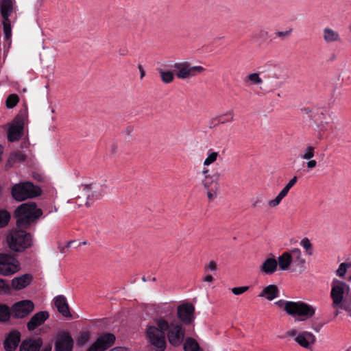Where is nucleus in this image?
Listing matches in <instances>:
<instances>
[{"label":"nucleus","mask_w":351,"mask_h":351,"mask_svg":"<svg viewBox=\"0 0 351 351\" xmlns=\"http://www.w3.org/2000/svg\"><path fill=\"white\" fill-rule=\"evenodd\" d=\"M208 268L210 270H211V271H215V270H216V269H217V264H216V263H215V261H211L209 263L208 265Z\"/></svg>","instance_id":"49"},{"label":"nucleus","mask_w":351,"mask_h":351,"mask_svg":"<svg viewBox=\"0 0 351 351\" xmlns=\"http://www.w3.org/2000/svg\"><path fill=\"white\" fill-rule=\"evenodd\" d=\"M42 215L43 210L33 202L21 204L14 213L17 227L23 229L29 228Z\"/></svg>","instance_id":"3"},{"label":"nucleus","mask_w":351,"mask_h":351,"mask_svg":"<svg viewBox=\"0 0 351 351\" xmlns=\"http://www.w3.org/2000/svg\"><path fill=\"white\" fill-rule=\"evenodd\" d=\"M208 190V192H207V196L208 197V199L210 200H212L214 199V197L216 196L217 195V191H213L212 190V189H207Z\"/></svg>","instance_id":"45"},{"label":"nucleus","mask_w":351,"mask_h":351,"mask_svg":"<svg viewBox=\"0 0 351 351\" xmlns=\"http://www.w3.org/2000/svg\"><path fill=\"white\" fill-rule=\"evenodd\" d=\"M219 176V173H215L211 176H206L205 178L202 180V184L205 189H212L213 191H217L219 189L218 181Z\"/></svg>","instance_id":"22"},{"label":"nucleus","mask_w":351,"mask_h":351,"mask_svg":"<svg viewBox=\"0 0 351 351\" xmlns=\"http://www.w3.org/2000/svg\"><path fill=\"white\" fill-rule=\"evenodd\" d=\"M73 343V339L68 332H59L55 342V351H72Z\"/></svg>","instance_id":"12"},{"label":"nucleus","mask_w":351,"mask_h":351,"mask_svg":"<svg viewBox=\"0 0 351 351\" xmlns=\"http://www.w3.org/2000/svg\"><path fill=\"white\" fill-rule=\"evenodd\" d=\"M32 280V276L29 274L15 277L12 280V287L15 290H21L27 287Z\"/></svg>","instance_id":"19"},{"label":"nucleus","mask_w":351,"mask_h":351,"mask_svg":"<svg viewBox=\"0 0 351 351\" xmlns=\"http://www.w3.org/2000/svg\"><path fill=\"white\" fill-rule=\"evenodd\" d=\"M295 341L302 347L308 348L311 344L315 341V337L310 332L304 331L299 333L295 337Z\"/></svg>","instance_id":"17"},{"label":"nucleus","mask_w":351,"mask_h":351,"mask_svg":"<svg viewBox=\"0 0 351 351\" xmlns=\"http://www.w3.org/2000/svg\"><path fill=\"white\" fill-rule=\"evenodd\" d=\"M52 346L51 344L46 345L42 350V351H51Z\"/></svg>","instance_id":"56"},{"label":"nucleus","mask_w":351,"mask_h":351,"mask_svg":"<svg viewBox=\"0 0 351 351\" xmlns=\"http://www.w3.org/2000/svg\"><path fill=\"white\" fill-rule=\"evenodd\" d=\"M109 351H130V350H129L128 348H126L125 347H116V348H114L110 350Z\"/></svg>","instance_id":"53"},{"label":"nucleus","mask_w":351,"mask_h":351,"mask_svg":"<svg viewBox=\"0 0 351 351\" xmlns=\"http://www.w3.org/2000/svg\"><path fill=\"white\" fill-rule=\"evenodd\" d=\"M203 280L204 282H212L213 280V277L211 275H207Z\"/></svg>","instance_id":"55"},{"label":"nucleus","mask_w":351,"mask_h":351,"mask_svg":"<svg viewBox=\"0 0 351 351\" xmlns=\"http://www.w3.org/2000/svg\"><path fill=\"white\" fill-rule=\"evenodd\" d=\"M10 317V309L5 304H0V322H4Z\"/></svg>","instance_id":"32"},{"label":"nucleus","mask_w":351,"mask_h":351,"mask_svg":"<svg viewBox=\"0 0 351 351\" xmlns=\"http://www.w3.org/2000/svg\"><path fill=\"white\" fill-rule=\"evenodd\" d=\"M138 69L141 73V79H143L145 75V72L144 71V69L141 64L138 65Z\"/></svg>","instance_id":"52"},{"label":"nucleus","mask_w":351,"mask_h":351,"mask_svg":"<svg viewBox=\"0 0 351 351\" xmlns=\"http://www.w3.org/2000/svg\"><path fill=\"white\" fill-rule=\"evenodd\" d=\"M133 130L132 127L130 126L127 128V134H129L130 132H132Z\"/></svg>","instance_id":"59"},{"label":"nucleus","mask_w":351,"mask_h":351,"mask_svg":"<svg viewBox=\"0 0 351 351\" xmlns=\"http://www.w3.org/2000/svg\"><path fill=\"white\" fill-rule=\"evenodd\" d=\"M248 82H250L252 84H261L263 80L260 77L258 73H253L245 77L244 82L247 84Z\"/></svg>","instance_id":"33"},{"label":"nucleus","mask_w":351,"mask_h":351,"mask_svg":"<svg viewBox=\"0 0 351 351\" xmlns=\"http://www.w3.org/2000/svg\"><path fill=\"white\" fill-rule=\"evenodd\" d=\"M315 155V147L313 146H308L302 155H301V158L304 160H310L313 158Z\"/></svg>","instance_id":"39"},{"label":"nucleus","mask_w":351,"mask_h":351,"mask_svg":"<svg viewBox=\"0 0 351 351\" xmlns=\"http://www.w3.org/2000/svg\"><path fill=\"white\" fill-rule=\"evenodd\" d=\"M25 114H19L14 119L12 124L8 130V140L15 142L23 136L25 124Z\"/></svg>","instance_id":"9"},{"label":"nucleus","mask_w":351,"mask_h":351,"mask_svg":"<svg viewBox=\"0 0 351 351\" xmlns=\"http://www.w3.org/2000/svg\"><path fill=\"white\" fill-rule=\"evenodd\" d=\"M89 339V334L86 332H82L77 339L79 345L85 344Z\"/></svg>","instance_id":"42"},{"label":"nucleus","mask_w":351,"mask_h":351,"mask_svg":"<svg viewBox=\"0 0 351 351\" xmlns=\"http://www.w3.org/2000/svg\"><path fill=\"white\" fill-rule=\"evenodd\" d=\"M296 335H297V330L295 329L288 330L286 332V336H288V337H295V336L296 337Z\"/></svg>","instance_id":"50"},{"label":"nucleus","mask_w":351,"mask_h":351,"mask_svg":"<svg viewBox=\"0 0 351 351\" xmlns=\"http://www.w3.org/2000/svg\"><path fill=\"white\" fill-rule=\"evenodd\" d=\"M302 111L307 114L311 119H313L312 114H311V110L309 108H304L302 109Z\"/></svg>","instance_id":"51"},{"label":"nucleus","mask_w":351,"mask_h":351,"mask_svg":"<svg viewBox=\"0 0 351 351\" xmlns=\"http://www.w3.org/2000/svg\"><path fill=\"white\" fill-rule=\"evenodd\" d=\"M277 262L280 269H288L291 263H292L291 250L288 252H284L280 256H278Z\"/></svg>","instance_id":"24"},{"label":"nucleus","mask_w":351,"mask_h":351,"mask_svg":"<svg viewBox=\"0 0 351 351\" xmlns=\"http://www.w3.org/2000/svg\"><path fill=\"white\" fill-rule=\"evenodd\" d=\"M279 296V289L275 285H269L263 288L258 297L271 301Z\"/></svg>","instance_id":"21"},{"label":"nucleus","mask_w":351,"mask_h":351,"mask_svg":"<svg viewBox=\"0 0 351 351\" xmlns=\"http://www.w3.org/2000/svg\"><path fill=\"white\" fill-rule=\"evenodd\" d=\"M161 80L166 84L171 83L174 80V74L170 71H164L162 69H158Z\"/></svg>","instance_id":"30"},{"label":"nucleus","mask_w":351,"mask_h":351,"mask_svg":"<svg viewBox=\"0 0 351 351\" xmlns=\"http://www.w3.org/2000/svg\"><path fill=\"white\" fill-rule=\"evenodd\" d=\"M19 101V96L16 94L10 95L5 101L8 108H12L16 106Z\"/></svg>","instance_id":"35"},{"label":"nucleus","mask_w":351,"mask_h":351,"mask_svg":"<svg viewBox=\"0 0 351 351\" xmlns=\"http://www.w3.org/2000/svg\"><path fill=\"white\" fill-rule=\"evenodd\" d=\"M317 165V162L315 160H311L306 163V166L308 169H312Z\"/></svg>","instance_id":"48"},{"label":"nucleus","mask_w":351,"mask_h":351,"mask_svg":"<svg viewBox=\"0 0 351 351\" xmlns=\"http://www.w3.org/2000/svg\"><path fill=\"white\" fill-rule=\"evenodd\" d=\"M21 332L18 330L10 332L3 341L4 349L6 351H14L21 341Z\"/></svg>","instance_id":"15"},{"label":"nucleus","mask_w":351,"mask_h":351,"mask_svg":"<svg viewBox=\"0 0 351 351\" xmlns=\"http://www.w3.org/2000/svg\"><path fill=\"white\" fill-rule=\"evenodd\" d=\"M208 172V169H204L202 171V173H203L204 175H205V176H208V175H207Z\"/></svg>","instance_id":"61"},{"label":"nucleus","mask_w":351,"mask_h":351,"mask_svg":"<svg viewBox=\"0 0 351 351\" xmlns=\"http://www.w3.org/2000/svg\"><path fill=\"white\" fill-rule=\"evenodd\" d=\"M346 263L348 265V269L351 268V261L350 262H347Z\"/></svg>","instance_id":"64"},{"label":"nucleus","mask_w":351,"mask_h":351,"mask_svg":"<svg viewBox=\"0 0 351 351\" xmlns=\"http://www.w3.org/2000/svg\"><path fill=\"white\" fill-rule=\"evenodd\" d=\"M54 304L58 312L65 317H71V314L66 301V298L64 295H58L54 298Z\"/></svg>","instance_id":"18"},{"label":"nucleus","mask_w":351,"mask_h":351,"mask_svg":"<svg viewBox=\"0 0 351 351\" xmlns=\"http://www.w3.org/2000/svg\"><path fill=\"white\" fill-rule=\"evenodd\" d=\"M219 125V124L218 123V121H214V123H213V124H212V123H211V122L210 121V126H209V127H210V128H212L215 127V126H217V125Z\"/></svg>","instance_id":"57"},{"label":"nucleus","mask_w":351,"mask_h":351,"mask_svg":"<svg viewBox=\"0 0 351 351\" xmlns=\"http://www.w3.org/2000/svg\"><path fill=\"white\" fill-rule=\"evenodd\" d=\"M282 199V198L278 195L275 199L270 200L268 202V204L271 207H276L280 203Z\"/></svg>","instance_id":"44"},{"label":"nucleus","mask_w":351,"mask_h":351,"mask_svg":"<svg viewBox=\"0 0 351 351\" xmlns=\"http://www.w3.org/2000/svg\"><path fill=\"white\" fill-rule=\"evenodd\" d=\"M249 289L248 286L239 287H234L231 289L232 292L237 295L243 294L245 291Z\"/></svg>","instance_id":"43"},{"label":"nucleus","mask_w":351,"mask_h":351,"mask_svg":"<svg viewBox=\"0 0 351 351\" xmlns=\"http://www.w3.org/2000/svg\"><path fill=\"white\" fill-rule=\"evenodd\" d=\"M11 194L15 200L22 202L39 196L41 189L31 182H23L14 184L11 189Z\"/></svg>","instance_id":"6"},{"label":"nucleus","mask_w":351,"mask_h":351,"mask_svg":"<svg viewBox=\"0 0 351 351\" xmlns=\"http://www.w3.org/2000/svg\"><path fill=\"white\" fill-rule=\"evenodd\" d=\"M117 149V147L114 145H112V152L113 154L116 153Z\"/></svg>","instance_id":"60"},{"label":"nucleus","mask_w":351,"mask_h":351,"mask_svg":"<svg viewBox=\"0 0 351 351\" xmlns=\"http://www.w3.org/2000/svg\"><path fill=\"white\" fill-rule=\"evenodd\" d=\"M218 156V152H213L211 149H209L208 152V156L204 162V165L209 166L217 160Z\"/></svg>","instance_id":"34"},{"label":"nucleus","mask_w":351,"mask_h":351,"mask_svg":"<svg viewBox=\"0 0 351 351\" xmlns=\"http://www.w3.org/2000/svg\"><path fill=\"white\" fill-rule=\"evenodd\" d=\"M280 308H284L287 314L291 316L304 317L305 319L311 317L315 313V308L302 302H292L280 300L275 302Z\"/></svg>","instance_id":"5"},{"label":"nucleus","mask_w":351,"mask_h":351,"mask_svg":"<svg viewBox=\"0 0 351 351\" xmlns=\"http://www.w3.org/2000/svg\"><path fill=\"white\" fill-rule=\"evenodd\" d=\"M26 159V156L21 151H16L12 152L8 160V163L10 165H12L14 163L17 162H23Z\"/></svg>","instance_id":"29"},{"label":"nucleus","mask_w":351,"mask_h":351,"mask_svg":"<svg viewBox=\"0 0 351 351\" xmlns=\"http://www.w3.org/2000/svg\"><path fill=\"white\" fill-rule=\"evenodd\" d=\"M323 38L324 41L328 43L340 40V35L339 33L329 27L324 29Z\"/></svg>","instance_id":"26"},{"label":"nucleus","mask_w":351,"mask_h":351,"mask_svg":"<svg viewBox=\"0 0 351 351\" xmlns=\"http://www.w3.org/2000/svg\"><path fill=\"white\" fill-rule=\"evenodd\" d=\"M91 185H83L82 186V191L84 192V195H86L87 201L86 202V206H90L88 200L93 197V195L90 194Z\"/></svg>","instance_id":"41"},{"label":"nucleus","mask_w":351,"mask_h":351,"mask_svg":"<svg viewBox=\"0 0 351 351\" xmlns=\"http://www.w3.org/2000/svg\"><path fill=\"white\" fill-rule=\"evenodd\" d=\"M10 293V286L4 279L0 278V294L5 295Z\"/></svg>","instance_id":"37"},{"label":"nucleus","mask_w":351,"mask_h":351,"mask_svg":"<svg viewBox=\"0 0 351 351\" xmlns=\"http://www.w3.org/2000/svg\"><path fill=\"white\" fill-rule=\"evenodd\" d=\"M184 351H203L197 341L193 338H188L184 343Z\"/></svg>","instance_id":"28"},{"label":"nucleus","mask_w":351,"mask_h":351,"mask_svg":"<svg viewBox=\"0 0 351 351\" xmlns=\"http://www.w3.org/2000/svg\"><path fill=\"white\" fill-rule=\"evenodd\" d=\"M4 38L5 40H9L11 38L12 31L10 21H3Z\"/></svg>","instance_id":"40"},{"label":"nucleus","mask_w":351,"mask_h":351,"mask_svg":"<svg viewBox=\"0 0 351 351\" xmlns=\"http://www.w3.org/2000/svg\"><path fill=\"white\" fill-rule=\"evenodd\" d=\"M288 194V192L285 190V189H282L281 191L279 193L278 195L281 197L282 199L287 196Z\"/></svg>","instance_id":"54"},{"label":"nucleus","mask_w":351,"mask_h":351,"mask_svg":"<svg viewBox=\"0 0 351 351\" xmlns=\"http://www.w3.org/2000/svg\"><path fill=\"white\" fill-rule=\"evenodd\" d=\"M11 218L10 213L4 209H0V228L5 227Z\"/></svg>","instance_id":"31"},{"label":"nucleus","mask_w":351,"mask_h":351,"mask_svg":"<svg viewBox=\"0 0 351 351\" xmlns=\"http://www.w3.org/2000/svg\"><path fill=\"white\" fill-rule=\"evenodd\" d=\"M348 269H348V265H346V262L341 263L336 271V274L339 278H344L346 274L348 272Z\"/></svg>","instance_id":"38"},{"label":"nucleus","mask_w":351,"mask_h":351,"mask_svg":"<svg viewBox=\"0 0 351 351\" xmlns=\"http://www.w3.org/2000/svg\"><path fill=\"white\" fill-rule=\"evenodd\" d=\"M49 317L47 311H40L34 315L27 324V329L29 331L35 330L38 326L42 325Z\"/></svg>","instance_id":"16"},{"label":"nucleus","mask_w":351,"mask_h":351,"mask_svg":"<svg viewBox=\"0 0 351 351\" xmlns=\"http://www.w3.org/2000/svg\"><path fill=\"white\" fill-rule=\"evenodd\" d=\"M283 189H285V190L286 191H287L288 193H289V190L291 189V188H289V187L287 186V185H286Z\"/></svg>","instance_id":"63"},{"label":"nucleus","mask_w":351,"mask_h":351,"mask_svg":"<svg viewBox=\"0 0 351 351\" xmlns=\"http://www.w3.org/2000/svg\"><path fill=\"white\" fill-rule=\"evenodd\" d=\"M20 269L18 260L9 254H0V274L5 276H11Z\"/></svg>","instance_id":"7"},{"label":"nucleus","mask_w":351,"mask_h":351,"mask_svg":"<svg viewBox=\"0 0 351 351\" xmlns=\"http://www.w3.org/2000/svg\"><path fill=\"white\" fill-rule=\"evenodd\" d=\"M21 229L12 230L6 235V243L12 251L21 252L32 245V234Z\"/></svg>","instance_id":"4"},{"label":"nucleus","mask_w":351,"mask_h":351,"mask_svg":"<svg viewBox=\"0 0 351 351\" xmlns=\"http://www.w3.org/2000/svg\"><path fill=\"white\" fill-rule=\"evenodd\" d=\"M291 259L295 270L303 271L305 269V260L302 257V252L299 248L291 250Z\"/></svg>","instance_id":"20"},{"label":"nucleus","mask_w":351,"mask_h":351,"mask_svg":"<svg viewBox=\"0 0 351 351\" xmlns=\"http://www.w3.org/2000/svg\"><path fill=\"white\" fill-rule=\"evenodd\" d=\"M261 202V200H260V199H257V200H256V201L253 203L252 206H253L254 207H256V206H257L258 205V204H260Z\"/></svg>","instance_id":"58"},{"label":"nucleus","mask_w":351,"mask_h":351,"mask_svg":"<svg viewBox=\"0 0 351 351\" xmlns=\"http://www.w3.org/2000/svg\"><path fill=\"white\" fill-rule=\"evenodd\" d=\"M278 267V262L274 258H267L261 266V271L265 274L271 275Z\"/></svg>","instance_id":"23"},{"label":"nucleus","mask_w":351,"mask_h":351,"mask_svg":"<svg viewBox=\"0 0 351 351\" xmlns=\"http://www.w3.org/2000/svg\"><path fill=\"white\" fill-rule=\"evenodd\" d=\"M115 339L113 334L104 333L100 335L86 351H105L113 346Z\"/></svg>","instance_id":"11"},{"label":"nucleus","mask_w":351,"mask_h":351,"mask_svg":"<svg viewBox=\"0 0 351 351\" xmlns=\"http://www.w3.org/2000/svg\"><path fill=\"white\" fill-rule=\"evenodd\" d=\"M297 180H298V177L294 176L292 179H291L289 180V182L286 185H287V186L289 188L291 189L295 184V183L297 182Z\"/></svg>","instance_id":"47"},{"label":"nucleus","mask_w":351,"mask_h":351,"mask_svg":"<svg viewBox=\"0 0 351 351\" xmlns=\"http://www.w3.org/2000/svg\"><path fill=\"white\" fill-rule=\"evenodd\" d=\"M165 332L169 343L173 347L180 346L184 341L185 330L181 324L172 322L170 324L163 318L157 321V326H149L146 334L155 351H164L167 346Z\"/></svg>","instance_id":"1"},{"label":"nucleus","mask_w":351,"mask_h":351,"mask_svg":"<svg viewBox=\"0 0 351 351\" xmlns=\"http://www.w3.org/2000/svg\"><path fill=\"white\" fill-rule=\"evenodd\" d=\"M173 68L177 71L176 75L179 79H187L202 73L205 69L201 66H193L187 62H176Z\"/></svg>","instance_id":"8"},{"label":"nucleus","mask_w":351,"mask_h":351,"mask_svg":"<svg viewBox=\"0 0 351 351\" xmlns=\"http://www.w3.org/2000/svg\"><path fill=\"white\" fill-rule=\"evenodd\" d=\"M292 32V29H290L288 31H285V32H276V34L278 36V37H285V36H288L290 35V34Z\"/></svg>","instance_id":"46"},{"label":"nucleus","mask_w":351,"mask_h":351,"mask_svg":"<svg viewBox=\"0 0 351 351\" xmlns=\"http://www.w3.org/2000/svg\"><path fill=\"white\" fill-rule=\"evenodd\" d=\"M195 307L191 304H184L178 308V317L185 324H190L194 319Z\"/></svg>","instance_id":"13"},{"label":"nucleus","mask_w":351,"mask_h":351,"mask_svg":"<svg viewBox=\"0 0 351 351\" xmlns=\"http://www.w3.org/2000/svg\"><path fill=\"white\" fill-rule=\"evenodd\" d=\"M331 287L330 297L333 307L343 309L348 315L351 317L350 286L346 282L335 278L332 280Z\"/></svg>","instance_id":"2"},{"label":"nucleus","mask_w":351,"mask_h":351,"mask_svg":"<svg viewBox=\"0 0 351 351\" xmlns=\"http://www.w3.org/2000/svg\"><path fill=\"white\" fill-rule=\"evenodd\" d=\"M74 241H69L66 244V247H70L71 246V244L73 243Z\"/></svg>","instance_id":"62"},{"label":"nucleus","mask_w":351,"mask_h":351,"mask_svg":"<svg viewBox=\"0 0 351 351\" xmlns=\"http://www.w3.org/2000/svg\"><path fill=\"white\" fill-rule=\"evenodd\" d=\"M43 344L41 337H29L22 341L19 351H40Z\"/></svg>","instance_id":"14"},{"label":"nucleus","mask_w":351,"mask_h":351,"mask_svg":"<svg viewBox=\"0 0 351 351\" xmlns=\"http://www.w3.org/2000/svg\"><path fill=\"white\" fill-rule=\"evenodd\" d=\"M234 112L232 110L228 111L226 113L215 117L210 119L211 123H214V121H217L219 124H225L226 123H230L234 121Z\"/></svg>","instance_id":"27"},{"label":"nucleus","mask_w":351,"mask_h":351,"mask_svg":"<svg viewBox=\"0 0 351 351\" xmlns=\"http://www.w3.org/2000/svg\"><path fill=\"white\" fill-rule=\"evenodd\" d=\"M300 245L306 250V252L308 255L313 254L312 244L308 238H304L301 240Z\"/></svg>","instance_id":"36"},{"label":"nucleus","mask_w":351,"mask_h":351,"mask_svg":"<svg viewBox=\"0 0 351 351\" xmlns=\"http://www.w3.org/2000/svg\"><path fill=\"white\" fill-rule=\"evenodd\" d=\"M0 8L3 21H10L9 17L13 9L12 0H2Z\"/></svg>","instance_id":"25"},{"label":"nucleus","mask_w":351,"mask_h":351,"mask_svg":"<svg viewBox=\"0 0 351 351\" xmlns=\"http://www.w3.org/2000/svg\"><path fill=\"white\" fill-rule=\"evenodd\" d=\"M34 303L30 300H21L15 303L10 310V316L14 318H24L34 310Z\"/></svg>","instance_id":"10"}]
</instances>
